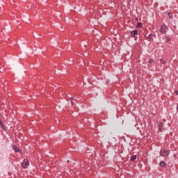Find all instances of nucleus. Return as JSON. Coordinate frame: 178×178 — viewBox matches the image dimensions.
<instances>
[{"mask_svg": "<svg viewBox=\"0 0 178 178\" xmlns=\"http://www.w3.org/2000/svg\"><path fill=\"white\" fill-rule=\"evenodd\" d=\"M13 148L15 152H19V151H20L17 145H13Z\"/></svg>", "mask_w": 178, "mask_h": 178, "instance_id": "obj_7", "label": "nucleus"}, {"mask_svg": "<svg viewBox=\"0 0 178 178\" xmlns=\"http://www.w3.org/2000/svg\"><path fill=\"white\" fill-rule=\"evenodd\" d=\"M166 25H162L161 29H160V31L161 33H162L163 34H165V33H166Z\"/></svg>", "mask_w": 178, "mask_h": 178, "instance_id": "obj_4", "label": "nucleus"}, {"mask_svg": "<svg viewBox=\"0 0 178 178\" xmlns=\"http://www.w3.org/2000/svg\"><path fill=\"white\" fill-rule=\"evenodd\" d=\"M161 62L163 63V65H165L166 63V62L163 59H161Z\"/></svg>", "mask_w": 178, "mask_h": 178, "instance_id": "obj_12", "label": "nucleus"}, {"mask_svg": "<svg viewBox=\"0 0 178 178\" xmlns=\"http://www.w3.org/2000/svg\"><path fill=\"white\" fill-rule=\"evenodd\" d=\"M176 94H177V95H178V92H176Z\"/></svg>", "mask_w": 178, "mask_h": 178, "instance_id": "obj_16", "label": "nucleus"}, {"mask_svg": "<svg viewBox=\"0 0 178 178\" xmlns=\"http://www.w3.org/2000/svg\"><path fill=\"white\" fill-rule=\"evenodd\" d=\"M162 129H163V123L159 122V131H162Z\"/></svg>", "mask_w": 178, "mask_h": 178, "instance_id": "obj_5", "label": "nucleus"}, {"mask_svg": "<svg viewBox=\"0 0 178 178\" xmlns=\"http://www.w3.org/2000/svg\"><path fill=\"white\" fill-rule=\"evenodd\" d=\"M159 165L161 168H165V166H166V163H165V161H161L160 163H159Z\"/></svg>", "mask_w": 178, "mask_h": 178, "instance_id": "obj_6", "label": "nucleus"}, {"mask_svg": "<svg viewBox=\"0 0 178 178\" xmlns=\"http://www.w3.org/2000/svg\"><path fill=\"white\" fill-rule=\"evenodd\" d=\"M160 155L161 156H168V155H169V152H167L165 149H163L160 152Z\"/></svg>", "mask_w": 178, "mask_h": 178, "instance_id": "obj_1", "label": "nucleus"}, {"mask_svg": "<svg viewBox=\"0 0 178 178\" xmlns=\"http://www.w3.org/2000/svg\"><path fill=\"white\" fill-rule=\"evenodd\" d=\"M152 37V34H149V35H148V38H151Z\"/></svg>", "mask_w": 178, "mask_h": 178, "instance_id": "obj_14", "label": "nucleus"}, {"mask_svg": "<svg viewBox=\"0 0 178 178\" xmlns=\"http://www.w3.org/2000/svg\"><path fill=\"white\" fill-rule=\"evenodd\" d=\"M130 34H131V37L132 38H134L136 37V35L138 34V31H137V30L132 31H131Z\"/></svg>", "mask_w": 178, "mask_h": 178, "instance_id": "obj_3", "label": "nucleus"}, {"mask_svg": "<svg viewBox=\"0 0 178 178\" xmlns=\"http://www.w3.org/2000/svg\"><path fill=\"white\" fill-rule=\"evenodd\" d=\"M168 17H169L170 19H173V14L172 13H168Z\"/></svg>", "mask_w": 178, "mask_h": 178, "instance_id": "obj_10", "label": "nucleus"}, {"mask_svg": "<svg viewBox=\"0 0 178 178\" xmlns=\"http://www.w3.org/2000/svg\"><path fill=\"white\" fill-rule=\"evenodd\" d=\"M152 62H154V59H150V60H149V63H152Z\"/></svg>", "mask_w": 178, "mask_h": 178, "instance_id": "obj_13", "label": "nucleus"}, {"mask_svg": "<svg viewBox=\"0 0 178 178\" xmlns=\"http://www.w3.org/2000/svg\"><path fill=\"white\" fill-rule=\"evenodd\" d=\"M71 104H72V105H74V104L73 103L72 101H71Z\"/></svg>", "mask_w": 178, "mask_h": 178, "instance_id": "obj_15", "label": "nucleus"}, {"mask_svg": "<svg viewBox=\"0 0 178 178\" xmlns=\"http://www.w3.org/2000/svg\"><path fill=\"white\" fill-rule=\"evenodd\" d=\"M29 160L28 159H24V161L22 163V166L24 168V169H26L27 166H29Z\"/></svg>", "mask_w": 178, "mask_h": 178, "instance_id": "obj_2", "label": "nucleus"}, {"mask_svg": "<svg viewBox=\"0 0 178 178\" xmlns=\"http://www.w3.org/2000/svg\"><path fill=\"white\" fill-rule=\"evenodd\" d=\"M136 159H137V156L136 155H134L131 157V162H133L134 161H136Z\"/></svg>", "mask_w": 178, "mask_h": 178, "instance_id": "obj_8", "label": "nucleus"}, {"mask_svg": "<svg viewBox=\"0 0 178 178\" xmlns=\"http://www.w3.org/2000/svg\"><path fill=\"white\" fill-rule=\"evenodd\" d=\"M165 41H167V42H169V41H170V38L169 37H165Z\"/></svg>", "mask_w": 178, "mask_h": 178, "instance_id": "obj_11", "label": "nucleus"}, {"mask_svg": "<svg viewBox=\"0 0 178 178\" xmlns=\"http://www.w3.org/2000/svg\"><path fill=\"white\" fill-rule=\"evenodd\" d=\"M142 26H143V24L140 23V22H138V23L137 24V25H136V27H137L138 29H140V27H142Z\"/></svg>", "mask_w": 178, "mask_h": 178, "instance_id": "obj_9", "label": "nucleus"}]
</instances>
